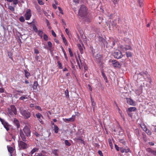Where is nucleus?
Segmentation results:
<instances>
[{"mask_svg": "<svg viewBox=\"0 0 156 156\" xmlns=\"http://www.w3.org/2000/svg\"><path fill=\"white\" fill-rule=\"evenodd\" d=\"M57 152L58 150L57 149H55L52 151V153L55 156H58Z\"/></svg>", "mask_w": 156, "mask_h": 156, "instance_id": "c9c22d12", "label": "nucleus"}, {"mask_svg": "<svg viewBox=\"0 0 156 156\" xmlns=\"http://www.w3.org/2000/svg\"><path fill=\"white\" fill-rule=\"evenodd\" d=\"M43 31L41 30H40L38 31V35L39 36L41 37H43Z\"/></svg>", "mask_w": 156, "mask_h": 156, "instance_id": "f704fd0d", "label": "nucleus"}, {"mask_svg": "<svg viewBox=\"0 0 156 156\" xmlns=\"http://www.w3.org/2000/svg\"><path fill=\"white\" fill-rule=\"evenodd\" d=\"M57 63L59 66V68L60 69H62L63 68V67L61 63H60L59 61H58L57 62Z\"/></svg>", "mask_w": 156, "mask_h": 156, "instance_id": "a18cd8bd", "label": "nucleus"}, {"mask_svg": "<svg viewBox=\"0 0 156 156\" xmlns=\"http://www.w3.org/2000/svg\"><path fill=\"white\" fill-rule=\"evenodd\" d=\"M136 134L137 136H140L139 131L138 129H136Z\"/></svg>", "mask_w": 156, "mask_h": 156, "instance_id": "0e129e2a", "label": "nucleus"}, {"mask_svg": "<svg viewBox=\"0 0 156 156\" xmlns=\"http://www.w3.org/2000/svg\"><path fill=\"white\" fill-rule=\"evenodd\" d=\"M38 3L40 5H43L44 3L42 2V0H37Z\"/></svg>", "mask_w": 156, "mask_h": 156, "instance_id": "13d9d810", "label": "nucleus"}, {"mask_svg": "<svg viewBox=\"0 0 156 156\" xmlns=\"http://www.w3.org/2000/svg\"><path fill=\"white\" fill-rule=\"evenodd\" d=\"M136 110L135 107H131L128 108V111L129 112H135Z\"/></svg>", "mask_w": 156, "mask_h": 156, "instance_id": "4be33fe9", "label": "nucleus"}, {"mask_svg": "<svg viewBox=\"0 0 156 156\" xmlns=\"http://www.w3.org/2000/svg\"><path fill=\"white\" fill-rule=\"evenodd\" d=\"M75 119V116L73 115L72 117L68 119H63V120L65 122H73L74 121Z\"/></svg>", "mask_w": 156, "mask_h": 156, "instance_id": "2eb2a0df", "label": "nucleus"}, {"mask_svg": "<svg viewBox=\"0 0 156 156\" xmlns=\"http://www.w3.org/2000/svg\"><path fill=\"white\" fill-rule=\"evenodd\" d=\"M33 29L35 32H38V30L35 26L33 27Z\"/></svg>", "mask_w": 156, "mask_h": 156, "instance_id": "bf43d9fd", "label": "nucleus"}, {"mask_svg": "<svg viewBox=\"0 0 156 156\" xmlns=\"http://www.w3.org/2000/svg\"><path fill=\"white\" fill-rule=\"evenodd\" d=\"M126 55L127 57H131L132 56V54L130 52H127L126 53Z\"/></svg>", "mask_w": 156, "mask_h": 156, "instance_id": "e433bc0d", "label": "nucleus"}, {"mask_svg": "<svg viewBox=\"0 0 156 156\" xmlns=\"http://www.w3.org/2000/svg\"><path fill=\"white\" fill-rule=\"evenodd\" d=\"M22 130L23 131L26 137V136L29 137L30 136L31 131L29 127L26 126L23 128V130Z\"/></svg>", "mask_w": 156, "mask_h": 156, "instance_id": "20e7f679", "label": "nucleus"}, {"mask_svg": "<svg viewBox=\"0 0 156 156\" xmlns=\"http://www.w3.org/2000/svg\"><path fill=\"white\" fill-rule=\"evenodd\" d=\"M31 16V10L30 9L27 10L25 14V19L26 20H29L30 19Z\"/></svg>", "mask_w": 156, "mask_h": 156, "instance_id": "1a4fd4ad", "label": "nucleus"}, {"mask_svg": "<svg viewBox=\"0 0 156 156\" xmlns=\"http://www.w3.org/2000/svg\"><path fill=\"white\" fill-rule=\"evenodd\" d=\"M55 132L56 133H57L58 132L59 128L56 125H54Z\"/></svg>", "mask_w": 156, "mask_h": 156, "instance_id": "72a5a7b5", "label": "nucleus"}, {"mask_svg": "<svg viewBox=\"0 0 156 156\" xmlns=\"http://www.w3.org/2000/svg\"><path fill=\"white\" fill-rule=\"evenodd\" d=\"M2 124H3L6 130L8 131L9 130V126L7 123L5 122H2Z\"/></svg>", "mask_w": 156, "mask_h": 156, "instance_id": "412c9836", "label": "nucleus"}, {"mask_svg": "<svg viewBox=\"0 0 156 156\" xmlns=\"http://www.w3.org/2000/svg\"><path fill=\"white\" fill-rule=\"evenodd\" d=\"M115 44V42L113 39L111 40V41L110 42L109 44H108V45L110 46L112 48L114 45Z\"/></svg>", "mask_w": 156, "mask_h": 156, "instance_id": "b1692460", "label": "nucleus"}, {"mask_svg": "<svg viewBox=\"0 0 156 156\" xmlns=\"http://www.w3.org/2000/svg\"><path fill=\"white\" fill-rule=\"evenodd\" d=\"M65 144L68 146H69L71 145L70 143L69 142V141L67 140H66L65 141Z\"/></svg>", "mask_w": 156, "mask_h": 156, "instance_id": "79ce46f5", "label": "nucleus"}, {"mask_svg": "<svg viewBox=\"0 0 156 156\" xmlns=\"http://www.w3.org/2000/svg\"><path fill=\"white\" fill-rule=\"evenodd\" d=\"M151 82V81L150 82L148 80H145L143 83V86L144 87H146L148 88L150 87Z\"/></svg>", "mask_w": 156, "mask_h": 156, "instance_id": "4468645a", "label": "nucleus"}, {"mask_svg": "<svg viewBox=\"0 0 156 156\" xmlns=\"http://www.w3.org/2000/svg\"><path fill=\"white\" fill-rule=\"evenodd\" d=\"M22 22H23L25 21L24 17L23 16H21L19 19Z\"/></svg>", "mask_w": 156, "mask_h": 156, "instance_id": "8fccbe9b", "label": "nucleus"}, {"mask_svg": "<svg viewBox=\"0 0 156 156\" xmlns=\"http://www.w3.org/2000/svg\"><path fill=\"white\" fill-rule=\"evenodd\" d=\"M145 132L149 135H150L151 134V132L149 130H147V131Z\"/></svg>", "mask_w": 156, "mask_h": 156, "instance_id": "6e6d98bb", "label": "nucleus"}, {"mask_svg": "<svg viewBox=\"0 0 156 156\" xmlns=\"http://www.w3.org/2000/svg\"><path fill=\"white\" fill-rule=\"evenodd\" d=\"M112 62L114 67L118 68L120 67L121 65L117 61L113 60L112 61Z\"/></svg>", "mask_w": 156, "mask_h": 156, "instance_id": "9d476101", "label": "nucleus"}, {"mask_svg": "<svg viewBox=\"0 0 156 156\" xmlns=\"http://www.w3.org/2000/svg\"><path fill=\"white\" fill-rule=\"evenodd\" d=\"M120 151L122 153H123L125 152V149H124L122 147L120 148Z\"/></svg>", "mask_w": 156, "mask_h": 156, "instance_id": "5fc2aeb1", "label": "nucleus"}, {"mask_svg": "<svg viewBox=\"0 0 156 156\" xmlns=\"http://www.w3.org/2000/svg\"><path fill=\"white\" fill-rule=\"evenodd\" d=\"M14 122L16 123L17 127L19 128L20 127V125L18 120L16 119L15 118L14 119Z\"/></svg>", "mask_w": 156, "mask_h": 156, "instance_id": "cd10ccee", "label": "nucleus"}, {"mask_svg": "<svg viewBox=\"0 0 156 156\" xmlns=\"http://www.w3.org/2000/svg\"><path fill=\"white\" fill-rule=\"evenodd\" d=\"M38 149L36 148H34L30 151V153L31 154V156H32V155L34 154V153L36 152Z\"/></svg>", "mask_w": 156, "mask_h": 156, "instance_id": "2f4dec72", "label": "nucleus"}, {"mask_svg": "<svg viewBox=\"0 0 156 156\" xmlns=\"http://www.w3.org/2000/svg\"><path fill=\"white\" fill-rule=\"evenodd\" d=\"M48 36L46 34H45L44 35L43 38L45 41H48Z\"/></svg>", "mask_w": 156, "mask_h": 156, "instance_id": "c03bdc74", "label": "nucleus"}, {"mask_svg": "<svg viewBox=\"0 0 156 156\" xmlns=\"http://www.w3.org/2000/svg\"><path fill=\"white\" fill-rule=\"evenodd\" d=\"M126 149H125V152L127 153L128 152L131 153V151L130 150V149L128 148L127 147H126Z\"/></svg>", "mask_w": 156, "mask_h": 156, "instance_id": "de8ad7c7", "label": "nucleus"}, {"mask_svg": "<svg viewBox=\"0 0 156 156\" xmlns=\"http://www.w3.org/2000/svg\"><path fill=\"white\" fill-rule=\"evenodd\" d=\"M127 103L131 105L135 106V102L130 98H126Z\"/></svg>", "mask_w": 156, "mask_h": 156, "instance_id": "ddd939ff", "label": "nucleus"}, {"mask_svg": "<svg viewBox=\"0 0 156 156\" xmlns=\"http://www.w3.org/2000/svg\"><path fill=\"white\" fill-rule=\"evenodd\" d=\"M82 17L87 22H89L91 21V18L89 16H87H87L85 17Z\"/></svg>", "mask_w": 156, "mask_h": 156, "instance_id": "f3484780", "label": "nucleus"}, {"mask_svg": "<svg viewBox=\"0 0 156 156\" xmlns=\"http://www.w3.org/2000/svg\"><path fill=\"white\" fill-rule=\"evenodd\" d=\"M112 2H113V3L115 5H116V4H117L118 3V2L119 1V0H111ZM115 6H116V5H115Z\"/></svg>", "mask_w": 156, "mask_h": 156, "instance_id": "ea45409f", "label": "nucleus"}, {"mask_svg": "<svg viewBox=\"0 0 156 156\" xmlns=\"http://www.w3.org/2000/svg\"><path fill=\"white\" fill-rule=\"evenodd\" d=\"M120 47L121 50L123 51H125L127 50H131L132 49L131 47L129 45L122 46Z\"/></svg>", "mask_w": 156, "mask_h": 156, "instance_id": "9b49d317", "label": "nucleus"}, {"mask_svg": "<svg viewBox=\"0 0 156 156\" xmlns=\"http://www.w3.org/2000/svg\"><path fill=\"white\" fill-rule=\"evenodd\" d=\"M48 45L46 47L44 46V48L45 49H49V50H50L51 49L52 46V44L51 42L50 41H48Z\"/></svg>", "mask_w": 156, "mask_h": 156, "instance_id": "a211bd4d", "label": "nucleus"}, {"mask_svg": "<svg viewBox=\"0 0 156 156\" xmlns=\"http://www.w3.org/2000/svg\"><path fill=\"white\" fill-rule=\"evenodd\" d=\"M7 1L9 2H13V4L14 5H16L18 3V0H7Z\"/></svg>", "mask_w": 156, "mask_h": 156, "instance_id": "393cba45", "label": "nucleus"}, {"mask_svg": "<svg viewBox=\"0 0 156 156\" xmlns=\"http://www.w3.org/2000/svg\"><path fill=\"white\" fill-rule=\"evenodd\" d=\"M88 9L84 5H81L79 10L78 14L81 17H85L87 14Z\"/></svg>", "mask_w": 156, "mask_h": 156, "instance_id": "f03ea898", "label": "nucleus"}, {"mask_svg": "<svg viewBox=\"0 0 156 156\" xmlns=\"http://www.w3.org/2000/svg\"><path fill=\"white\" fill-rule=\"evenodd\" d=\"M114 57L118 59L121 58L123 55L122 53L119 51H116L113 54Z\"/></svg>", "mask_w": 156, "mask_h": 156, "instance_id": "6e6552de", "label": "nucleus"}, {"mask_svg": "<svg viewBox=\"0 0 156 156\" xmlns=\"http://www.w3.org/2000/svg\"><path fill=\"white\" fill-rule=\"evenodd\" d=\"M61 48L62 50L64 53V55L65 57V58L66 59V60H67L68 58H67V56L66 55V51H65V50L63 48V47L62 46H61Z\"/></svg>", "mask_w": 156, "mask_h": 156, "instance_id": "c756f323", "label": "nucleus"}, {"mask_svg": "<svg viewBox=\"0 0 156 156\" xmlns=\"http://www.w3.org/2000/svg\"><path fill=\"white\" fill-rule=\"evenodd\" d=\"M35 108L36 109H37V110H40V111H41L42 110L41 108L40 107L38 106H37V105L36 106H35Z\"/></svg>", "mask_w": 156, "mask_h": 156, "instance_id": "e2e57ef3", "label": "nucleus"}, {"mask_svg": "<svg viewBox=\"0 0 156 156\" xmlns=\"http://www.w3.org/2000/svg\"><path fill=\"white\" fill-rule=\"evenodd\" d=\"M28 99V98L27 96L26 95H25L24 96H22L20 97L19 98V100H23L25 99Z\"/></svg>", "mask_w": 156, "mask_h": 156, "instance_id": "473e14b6", "label": "nucleus"}, {"mask_svg": "<svg viewBox=\"0 0 156 156\" xmlns=\"http://www.w3.org/2000/svg\"><path fill=\"white\" fill-rule=\"evenodd\" d=\"M65 31L66 33V34L69 36L70 35H71L70 32L66 28L65 30Z\"/></svg>", "mask_w": 156, "mask_h": 156, "instance_id": "49530a36", "label": "nucleus"}, {"mask_svg": "<svg viewBox=\"0 0 156 156\" xmlns=\"http://www.w3.org/2000/svg\"><path fill=\"white\" fill-rule=\"evenodd\" d=\"M7 148L8 151L11 154L12 153L13 151V148L12 147L10 146L9 147L8 146H7Z\"/></svg>", "mask_w": 156, "mask_h": 156, "instance_id": "bb28decb", "label": "nucleus"}, {"mask_svg": "<svg viewBox=\"0 0 156 156\" xmlns=\"http://www.w3.org/2000/svg\"><path fill=\"white\" fill-rule=\"evenodd\" d=\"M8 8L11 11H14L15 10L14 8L12 6L9 5Z\"/></svg>", "mask_w": 156, "mask_h": 156, "instance_id": "37998d69", "label": "nucleus"}, {"mask_svg": "<svg viewBox=\"0 0 156 156\" xmlns=\"http://www.w3.org/2000/svg\"><path fill=\"white\" fill-rule=\"evenodd\" d=\"M9 113L11 115H13V114L16 115L17 114L16 109L14 105H11L10 108L8 109Z\"/></svg>", "mask_w": 156, "mask_h": 156, "instance_id": "423d86ee", "label": "nucleus"}, {"mask_svg": "<svg viewBox=\"0 0 156 156\" xmlns=\"http://www.w3.org/2000/svg\"><path fill=\"white\" fill-rule=\"evenodd\" d=\"M20 112L21 115L25 119H28L30 117V112L28 110H26L22 108H20Z\"/></svg>", "mask_w": 156, "mask_h": 156, "instance_id": "7ed1b4c3", "label": "nucleus"}, {"mask_svg": "<svg viewBox=\"0 0 156 156\" xmlns=\"http://www.w3.org/2000/svg\"><path fill=\"white\" fill-rule=\"evenodd\" d=\"M4 89L3 88H0V93H2L4 92Z\"/></svg>", "mask_w": 156, "mask_h": 156, "instance_id": "338daca9", "label": "nucleus"}, {"mask_svg": "<svg viewBox=\"0 0 156 156\" xmlns=\"http://www.w3.org/2000/svg\"><path fill=\"white\" fill-rule=\"evenodd\" d=\"M119 141L120 143H122V144H123L124 145H125L126 144V142L123 139H119Z\"/></svg>", "mask_w": 156, "mask_h": 156, "instance_id": "4c0bfd02", "label": "nucleus"}, {"mask_svg": "<svg viewBox=\"0 0 156 156\" xmlns=\"http://www.w3.org/2000/svg\"><path fill=\"white\" fill-rule=\"evenodd\" d=\"M139 75L143 77L145 80H148L150 82H151L150 75L148 74L147 72H142L140 73Z\"/></svg>", "mask_w": 156, "mask_h": 156, "instance_id": "39448f33", "label": "nucleus"}, {"mask_svg": "<svg viewBox=\"0 0 156 156\" xmlns=\"http://www.w3.org/2000/svg\"><path fill=\"white\" fill-rule=\"evenodd\" d=\"M95 59L98 62H100L102 60V56L99 54H97L95 56Z\"/></svg>", "mask_w": 156, "mask_h": 156, "instance_id": "dca6fc26", "label": "nucleus"}, {"mask_svg": "<svg viewBox=\"0 0 156 156\" xmlns=\"http://www.w3.org/2000/svg\"><path fill=\"white\" fill-rule=\"evenodd\" d=\"M140 126L141 128L144 131L146 132L147 131V129L146 127V125L144 123H141L140 125Z\"/></svg>", "mask_w": 156, "mask_h": 156, "instance_id": "aec40b11", "label": "nucleus"}, {"mask_svg": "<svg viewBox=\"0 0 156 156\" xmlns=\"http://www.w3.org/2000/svg\"><path fill=\"white\" fill-rule=\"evenodd\" d=\"M69 51V52L70 55L71 56H73V53L72 51H71V49L70 48H68Z\"/></svg>", "mask_w": 156, "mask_h": 156, "instance_id": "09e8293b", "label": "nucleus"}, {"mask_svg": "<svg viewBox=\"0 0 156 156\" xmlns=\"http://www.w3.org/2000/svg\"><path fill=\"white\" fill-rule=\"evenodd\" d=\"M8 56L9 57V58L12 60H13L12 54L11 53L9 52L8 54Z\"/></svg>", "mask_w": 156, "mask_h": 156, "instance_id": "603ef678", "label": "nucleus"}, {"mask_svg": "<svg viewBox=\"0 0 156 156\" xmlns=\"http://www.w3.org/2000/svg\"><path fill=\"white\" fill-rule=\"evenodd\" d=\"M19 139L21 140L18 141L19 147L21 149L24 150L27 149L29 147L27 143L25 142L27 140V138L23 133L22 129H20L19 132Z\"/></svg>", "mask_w": 156, "mask_h": 156, "instance_id": "f257e3e1", "label": "nucleus"}, {"mask_svg": "<svg viewBox=\"0 0 156 156\" xmlns=\"http://www.w3.org/2000/svg\"><path fill=\"white\" fill-rule=\"evenodd\" d=\"M142 85L141 86L138 90L136 91V93L137 94L139 95L142 93Z\"/></svg>", "mask_w": 156, "mask_h": 156, "instance_id": "6ab92c4d", "label": "nucleus"}, {"mask_svg": "<svg viewBox=\"0 0 156 156\" xmlns=\"http://www.w3.org/2000/svg\"><path fill=\"white\" fill-rule=\"evenodd\" d=\"M36 115L40 123L41 124H43V122L42 119L43 118V117L41 114L40 113H38L36 114Z\"/></svg>", "mask_w": 156, "mask_h": 156, "instance_id": "f8f14e48", "label": "nucleus"}, {"mask_svg": "<svg viewBox=\"0 0 156 156\" xmlns=\"http://www.w3.org/2000/svg\"><path fill=\"white\" fill-rule=\"evenodd\" d=\"M51 33H52V35H53V36H54V37H56V34L53 30H51Z\"/></svg>", "mask_w": 156, "mask_h": 156, "instance_id": "680f3d73", "label": "nucleus"}, {"mask_svg": "<svg viewBox=\"0 0 156 156\" xmlns=\"http://www.w3.org/2000/svg\"><path fill=\"white\" fill-rule=\"evenodd\" d=\"M35 156H44V155H43L42 153H39L36 154Z\"/></svg>", "mask_w": 156, "mask_h": 156, "instance_id": "69168bd1", "label": "nucleus"}, {"mask_svg": "<svg viewBox=\"0 0 156 156\" xmlns=\"http://www.w3.org/2000/svg\"><path fill=\"white\" fill-rule=\"evenodd\" d=\"M34 52L36 54H38L39 53V51L37 49H35L34 50Z\"/></svg>", "mask_w": 156, "mask_h": 156, "instance_id": "774afa93", "label": "nucleus"}, {"mask_svg": "<svg viewBox=\"0 0 156 156\" xmlns=\"http://www.w3.org/2000/svg\"><path fill=\"white\" fill-rule=\"evenodd\" d=\"M46 23L47 24L48 27L49 28H50V24H49V21H48V20L47 19H46Z\"/></svg>", "mask_w": 156, "mask_h": 156, "instance_id": "4d7b16f0", "label": "nucleus"}, {"mask_svg": "<svg viewBox=\"0 0 156 156\" xmlns=\"http://www.w3.org/2000/svg\"><path fill=\"white\" fill-rule=\"evenodd\" d=\"M79 49L80 51V53L81 54H83V48L82 47L80 48H79Z\"/></svg>", "mask_w": 156, "mask_h": 156, "instance_id": "052dcab7", "label": "nucleus"}, {"mask_svg": "<svg viewBox=\"0 0 156 156\" xmlns=\"http://www.w3.org/2000/svg\"><path fill=\"white\" fill-rule=\"evenodd\" d=\"M24 72L25 73V76L27 78H28L30 76V73L29 72H28L27 70H24Z\"/></svg>", "mask_w": 156, "mask_h": 156, "instance_id": "a878e982", "label": "nucleus"}, {"mask_svg": "<svg viewBox=\"0 0 156 156\" xmlns=\"http://www.w3.org/2000/svg\"><path fill=\"white\" fill-rule=\"evenodd\" d=\"M58 8L60 13L62 14H63V10L62 9L59 7H58Z\"/></svg>", "mask_w": 156, "mask_h": 156, "instance_id": "864d4df0", "label": "nucleus"}, {"mask_svg": "<svg viewBox=\"0 0 156 156\" xmlns=\"http://www.w3.org/2000/svg\"><path fill=\"white\" fill-rule=\"evenodd\" d=\"M65 94L66 96V97L67 98H69V91L68 90H66L65 91Z\"/></svg>", "mask_w": 156, "mask_h": 156, "instance_id": "58836bf2", "label": "nucleus"}, {"mask_svg": "<svg viewBox=\"0 0 156 156\" xmlns=\"http://www.w3.org/2000/svg\"><path fill=\"white\" fill-rule=\"evenodd\" d=\"M102 76H103V77L104 80L105 81V82H108L107 78V77H106V76H105V73L104 72H102Z\"/></svg>", "mask_w": 156, "mask_h": 156, "instance_id": "7c9ffc66", "label": "nucleus"}, {"mask_svg": "<svg viewBox=\"0 0 156 156\" xmlns=\"http://www.w3.org/2000/svg\"><path fill=\"white\" fill-rule=\"evenodd\" d=\"M38 85V84L37 82V81H35L34 82L33 84V88L34 89H36L37 88V86Z\"/></svg>", "mask_w": 156, "mask_h": 156, "instance_id": "c85d7f7f", "label": "nucleus"}, {"mask_svg": "<svg viewBox=\"0 0 156 156\" xmlns=\"http://www.w3.org/2000/svg\"><path fill=\"white\" fill-rule=\"evenodd\" d=\"M62 40H63L64 43L65 44V45L66 46H67L68 45L67 42L66 40V38H65V37H63Z\"/></svg>", "mask_w": 156, "mask_h": 156, "instance_id": "a19ab883", "label": "nucleus"}, {"mask_svg": "<svg viewBox=\"0 0 156 156\" xmlns=\"http://www.w3.org/2000/svg\"><path fill=\"white\" fill-rule=\"evenodd\" d=\"M76 61L80 69H82L83 66L85 65V63L84 62V61L81 59L79 56H78V59L76 58Z\"/></svg>", "mask_w": 156, "mask_h": 156, "instance_id": "0eeeda50", "label": "nucleus"}, {"mask_svg": "<svg viewBox=\"0 0 156 156\" xmlns=\"http://www.w3.org/2000/svg\"><path fill=\"white\" fill-rule=\"evenodd\" d=\"M91 99L92 104V107H93V111L94 112L95 109V106L96 105V104L91 97Z\"/></svg>", "mask_w": 156, "mask_h": 156, "instance_id": "5701e85b", "label": "nucleus"}, {"mask_svg": "<svg viewBox=\"0 0 156 156\" xmlns=\"http://www.w3.org/2000/svg\"><path fill=\"white\" fill-rule=\"evenodd\" d=\"M16 92L17 93H18L19 94V95H21L20 94H22L23 93V91L22 90H16Z\"/></svg>", "mask_w": 156, "mask_h": 156, "instance_id": "3c124183", "label": "nucleus"}]
</instances>
